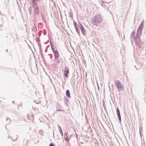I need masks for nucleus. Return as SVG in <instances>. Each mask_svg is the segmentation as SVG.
Listing matches in <instances>:
<instances>
[{
  "label": "nucleus",
  "instance_id": "f257e3e1",
  "mask_svg": "<svg viewBox=\"0 0 146 146\" xmlns=\"http://www.w3.org/2000/svg\"><path fill=\"white\" fill-rule=\"evenodd\" d=\"M78 24L76 21H73V25L75 27V30L79 36H80V30L82 34L86 36V31L82 25V23L78 21Z\"/></svg>",
  "mask_w": 146,
  "mask_h": 146
},
{
  "label": "nucleus",
  "instance_id": "f03ea898",
  "mask_svg": "<svg viewBox=\"0 0 146 146\" xmlns=\"http://www.w3.org/2000/svg\"><path fill=\"white\" fill-rule=\"evenodd\" d=\"M103 20V18L100 15H95L91 20L92 23L94 25L97 26L99 24L101 23Z\"/></svg>",
  "mask_w": 146,
  "mask_h": 146
},
{
  "label": "nucleus",
  "instance_id": "7ed1b4c3",
  "mask_svg": "<svg viewBox=\"0 0 146 146\" xmlns=\"http://www.w3.org/2000/svg\"><path fill=\"white\" fill-rule=\"evenodd\" d=\"M141 34L142 33H137V37L133 39L135 45L140 48H141L142 44H143V42L140 40Z\"/></svg>",
  "mask_w": 146,
  "mask_h": 146
},
{
  "label": "nucleus",
  "instance_id": "20e7f679",
  "mask_svg": "<svg viewBox=\"0 0 146 146\" xmlns=\"http://www.w3.org/2000/svg\"><path fill=\"white\" fill-rule=\"evenodd\" d=\"M115 85L119 92L124 90V87L119 81L117 80L115 82Z\"/></svg>",
  "mask_w": 146,
  "mask_h": 146
},
{
  "label": "nucleus",
  "instance_id": "39448f33",
  "mask_svg": "<svg viewBox=\"0 0 146 146\" xmlns=\"http://www.w3.org/2000/svg\"><path fill=\"white\" fill-rule=\"evenodd\" d=\"M33 8H34V14H36L37 15H39V10L38 4H32Z\"/></svg>",
  "mask_w": 146,
  "mask_h": 146
},
{
  "label": "nucleus",
  "instance_id": "423d86ee",
  "mask_svg": "<svg viewBox=\"0 0 146 146\" xmlns=\"http://www.w3.org/2000/svg\"><path fill=\"white\" fill-rule=\"evenodd\" d=\"M69 73L68 68L67 66H65L64 70V76L67 78H68V77Z\"/></svg>",
  "mask_w": 146,
  "mask_h": 146
},
{
  "label": "nucleus",
  "instance_id": "0eeeda50",
  "mask_svg": "<svg viewBox=\"0 0 146 146\" xmlns=\"http://www.w3.org/2000/svg\"><path fill=\"white\" fill-rule=\"evenodd\" d=\"M144 23V20H143L137 29V33H142V29L143 27Z\"/></svg>",
  "mask_w": 146,
  "mask_h": 146
},
{
  "label": "nucleus",
  "instance_id": "6e6552de",
  "mask_svg": "<svg viewBox=\"0 0 146 146\" xmlns=\"http://www.w3.org/2000/svg\"><path fill=\"white\" fill-rule=\"evenodd\" d=\"M51 48L53 53L54 54V59H56L58 57V52L57 50H54L53 48V46L52 44H50Z\"/></svg>",
  "mask_w": 146,
  "mask_h": 146
},
{
  "label": "nucleus",
  "instance_id": "1a4fd4ad",
  "mask_svg": "<svg viewBox=\"0 0 146 146\" xmlns=\"http://www.w3.org/2000/svg\"><path fill=\"white\" fill-rule=\"evenodd\" d=\"M116 111L117 112V115L119 120V123L121 124V118L120 115L119 110L118 107H117L116 109Z\"/></svg>",
  "mask_w": 146,
  "mask_h": 146
},
{
  "label": "nucleus",
  "instance_id": "9d476101",
  "mask_svg": "<svg viewBox=\"0 0 146 146\" xmlns=\"http://www.w3.org/2000/svg\"><path fill=\"white\" fill-rule=\"evenodd\" d=\"M56 111H64V110H62L61 109L62 108V106H61L60 104L58 102L56 103Z\"/></svg>",
  "mask_w": 146,
  "mask_h": 146
},
{
  "label": "nucleus",
  "instance_id": "9b49d317",
  "mask_svg": "<svg viewBox=\"0 0 146 146\" xmlns=\"http://www.w3.org/2000/svg\"><path fill=\"white\" fill-rule=\"evenodd\" d=\"M64 104L67 107H68L69 105H70V101L68 100V98L66 97H64Z\"/></svg>",
  "mask_w": 146,
  "mask_h": 146
},
{
  "label": "nucleus",
  "instance_id": "f8f14e48",
  "mask_svg": "<svg viewBox=\"0 0 146 146\" xmlns=\"http://www.w3.org/2000/svg\"><path fill=\"white\" fill-rule=\"evenodd\" d=\"M135 31H134L132 32V33L131 34V37L133 38V39L136 38L137 36V33H137V32L136 34V35H135Z\"/></svg>",
  "mask_w": 146,
  "mask_h": 146
},
{
  "label": "nucleus",
  "instance_id": "ddd939ff",
  "mask_svg": "<svg viewBox=\"0 0 146 146\" xmlns=\"http://www.w3.org/2000/svg\"><path fill=\"white\" fill-rule=\"evenodd\" d=\"M66 94L68 98H70L71 96L70 91L69 90H67L66 91Z\"/></svg>",
  "mask_w": 146,
  "mask_h": 146
},
{
  "label": "nucleus",
  "instance_id": "4468645a",
  "mask_svg": "<svg viewBox=\"0 0 146 146\" xmlns=\"http://www.w3.org/2000/svg\"><path fill=\"white\" fill-rule=\"evenodd\" d=\"M64 140L67 142L69 140V139L68 137V134L67 133H65L64 135Z\"/></svg>",
  "mask_w": 146,
  "mask_h": 146
},
{
  "label": "nucleus",
  "instance_id": "2eb2a0df",
  "mask_svg": "<svg viewBox=\"0 0 146 146\" xmlns=\"http://www.w3.org/2000/svg\"><path fill=\"white\" fill-rule=\"evenodd\" d=\"M41 0H31L32 4H38L37 2L40 1Z\"/></svg>",
  "mask_w": 146,
  "mask_h": 146
},
{
  "label": "nucleus",
  "instance_id": "dca6fc26",
  "mask_svg": "<svg viewBox=\"0 0 146 146\" xmlns=\"http://www.w3.org/2000/svg\"><path fill=\"white\" fill-rule=\"evenodd\" d=\"M33 8V6H32L31 7H29V9L28 10V12L29 13V15H31V12Z\"/></svg>",
  "mask_w": 146,
  "mask_h": 146
},
{
  "label": "nucleus",
  "instance_id": "f3484780",
  "mask_svg": "<svg viewBox=\"0 0 146 146\" xmlns=\"http://www.w3.org/2000/svg\"><path fill=\"white\" fill-rule=\"evenodd\" d=\"M6 120L8 121V123L7 124H9L11 122V120L9 118H7Z\"/></svg>",
  "mask_w": 146,
  "mask_h": 146
},
{
  "label": "nucleus",
  "instance_id": "a211bd4d",
  "mask_svg": "<svg viewBox=\"0 0 146 146\" xmlns=\"http://www.w3.org/2000/svg\"><path fill=\"white\" fill-rule=\"evenodd\" d=\"M57 126H58V127L59 129V132L61 131H62L61 127L59 125H58Z\"/></svg>",
  "mask_w": 146,
  "mask_h": 146
},
{
  "label": "nucleus",
  "instance_id": "6ab92c4d",
  "mask_svg": "<svg viewBox=\"0 0 146 146\" xmlns=\"http://www.w3.org/2000/svg\"><path fill=\"white\" fill-rule=\"evenodd\" d=\"M49 146H56L53 143H50L49 144Z\"/></svg>",
  "mask_w": 146,
  "mask_h": 146
},
{
  "label": "nucleus",
  "instance_id": "aec40b11",
  "mask_svg": "<svg viewBox=\"0 0 146 146\" xmlns=\"http://www.w3.org/2000/svg\"><path fill=\"white\" fill-rule=\"evenodd\" d=\"M70 17H71V18H73V14L72 13H71L70 14Z\"/></svg>",
  "mask_w": 146,
  "mask_h": 146
},
{
  "label": "nucleus",
  "instance_id": "412c9836",
  "mask_svg": "<svg viewBox=\"0 0 146 146\" xmlns=\"http://www.w3.org/2000/svg\"><path fill=\"white\" fill-rule=\"evenodd\" d=\"M12 33L10 32H8V33H7V35H10L11 36H12Z\"/></svg>",
  "mask_w": 146,
  "mask_h": 146
},
{
  "label": "nucleus",
  "instance_id": "4be33fe9",
  "mask_svg": "<svg viewBox=\"0 0 146 146\" xmlns=\"http://www.w3.org/2000/svg\"><path fill=\"white\" fill-rule=\"evenodd\" d=\"M60 133L61 135V136H63V133L62 131L60 132Z\"/></svg>",
  "mask_w": 146,
  "mask_h": 146
},
{
  "label": "nucleus",
  "instance_id": "5701e85b",
  "mask_svg": "<svg viewBox=\"0 0 146 146\" xmlns=\"http://www.w3.org/2000/svg\"><path fill=\"white\" fill-rule=\"evenodd\" d=\"M97 87H98V90L99 91V90H100L99 86V85L98 83H97Z\"/></svg>",
  "mask_w": 146,
  "mask_h": 146
},
{
  "label": "nucleus",
  "instance_id": "b1692460",
  "mask_svg": "<svg viewBox=\"0 0 146 146\" xmlns=\"http://www.w3.org/2000/svg\"><path fill=\"white\" fill-rule=\"evenodd\" d=\"M36 41L37 42H38L39 41V39L38 38V37H36Z\"/></svg>",
  "mask_w": 146,
  "mask_h": 146
},
{
  "label": "nucleus",
  "instance_id": "393cba45",
  "mask_svg": "<svg viewBox=\"0 0 146 146\" xmlns=\"http://www.w3.org/2000/svg\"><path fill=\"white\" fill-rule=\"evenodd\" d=\"M57 62L58 63H59L60 62V60L58 59L57 60Z\"/></svg>",
  "mask_w": 146,
  "mask_h": 146
},
{
  "label": "nucleus",
  "instance_id": "a878e982",
  "mask_svg": "<svg viewBox=\"0 0 146 146\" xmlns=\"http://www.w3.org/2000/svg\"><path fill=\"white\" fill-rule=\"evenodd\" d=\"M103 107H104V108H105V109L106 108H105V105L103 103Z\"/></svg>",
  "mask_w": 146,
  "mask_h": 146
},
{
  "label": "nucleus",
  "instance_id": "bb28decb",
  "mask_svg": "<svg viewBox=\"0 0 146 146\" xmlns=\"http://www.w3.org/2000/svg\"><path fill=\"white\" fill-rule=\"evenodd\" d=\"M17 136H18V135H17V137L15 139V140H13L14 141H16L17 139L18 138Z\"/></svg>",
  "mask_w": 146,
  "mask_h": 146
},
{
  "label": "nucleus",
  "instance_id": "cd10ccee",
  "mask_svg": "<svg viewBox=\"0 0 146 146\" xmlns=\"http://www.w3.org/2000/svg\"><path fill=\"white\" fill-rule=\"evenodd\" d=\"M139 133L140 136H141V132H140V128H139Z\"/></svg>",
  "mask_w": 146,
  "mask_h": 146
},
{
  "label": "nucleus",
  "instance_id": "c85d7f7f",
  "mask_svg": "<svg viewBox=\"0 0 146 146\" xmlns=\"http://www.w3.org/2000/svg\"><path fill=\"white\" fill-rule=\"evenodd\" d=\"M135 67L136 68V69L137 70H138V68H137L136 66H135Z\"/></svg>",
  "mask_w": 146,
  "mask_h": 146
},
{
  "label": "nucleus",
  "instance_id": "c756f323",
  "mask_svg": "<svg viewBox=\"0 0 146 146\" xmlns=\"http://www.w3.org/2000/svg\"><path fill=\"white\" fill-rule=\"evenodd\" d=\"M16 35V36L17 37V34H15Z\"/></svg>",
  "mask_w": 146,
  "mask_h": 146
},
{
  "label": "nucleus",
  "instance_id": "7c9ffc66",
  "mask_svg": "<svg viewBox=\"0 0 146 146\" xmlns=\"http://www.w3.org/2000/svg\"><path fill=\"white\" fill-rule=\"evenodd\" d=\"M6 52H7V51H8V50H7V49H6Z\"/></svg>",
  "mask_w": 146,
  "mask_h": 146
},
{
  "label": "nucleus",
  "instance_id": "2f4dec72",
  "mask_svg": "<svg viewBox=\"0 0 146 146\" xmlns=\"http://www.w3.org/2000/svg\"><path fill=\"white\" fill-rule=\"evenodd\" d=\"M68 111H69L70 110V109L69 108L68 109Z\"/></svg>",
  "mask_w": 146,
  "mask_h": 146
},
{
  "label": "nucleus",
  "instance_id": "473e14b6",
  "mask_svg": "<svg viewBox=\"0 0 146 146\" xmlns=\"http://www.w3.org/2000/svg\"><path fill=\"white\" fill-rule=\"evenodd\" d=\"M11 139V140H12V141H13V139L12 138V139Z\"/></svg>",
  "mask_w": 146,
  "mask_h": 146
},
{
  "label": "nucleus",
  "instance_id": "72a5a7b5",
  "mask_svg": "<svg viewBox=\"0 0 146 146\" xmlns=\"http://www.w3.org/2000/svg\"><path fill=\"white\" fill-rule=\"evenodd\" d=\"M14 101H13V102H12V103H14Z\"/></svg>",
  "mask_w": 146,
  "mask_h": 146
},
{
  "label": "nucleus",
  "instance_id": "f704fd0d",
  "mask_svg": "<svg viewBox=\"0 0 146 146\" xmlns=\"http://www.w3.org/2000/svg\"><path fill=\"white\" fill-rule=\"evenodd\" d=\"M9 137H11L9 136H8V138Z\"/></svg>",
  "mask_w": 146,
  "mask_h": 146
},
{
  "label": "nucleus",
  "instance_id": "c9c22d12",
  "mask_svg": "<svg viewBox=\"0 0 146 146\" xmlns=\"http://www.w3.org/2000/svg\"><path fill=\"white\" fill-rule=\"evenodd\" d=\"M41 16L42 17V14H41Z\"/></svg>",
  "mask_w": 146,
  "mask_h": 146
},
{
  "label": "nucleus",
  "instance_id": "e433bc0d",
  "mask_svg": "<svg viewBox=\"0 0 146 146\" xmlns=\"http://www.w3.org/2000/svg\"><path fill=\"white\" fill-rule=\"evenodd\" d=\"M64 80H65V78H64Z\"/></svg>",
  "mask_w": 146,
  "mask_h": 146
},
{
  "label": "nucleus",
  "instance_id": "4c0bfd02",
  "mask_svg": "<svg viewBox=\"0 0 146 146\" xmlns=\"http://www.w3.org/2000/svg\"><path fill=\"white\" fill-rule=\"evenodd\" d=\"M6 38H7V36H6Z\"/></svg>",
  "mask_w": 146,
  "mask_h": 146
}]
</instances>
